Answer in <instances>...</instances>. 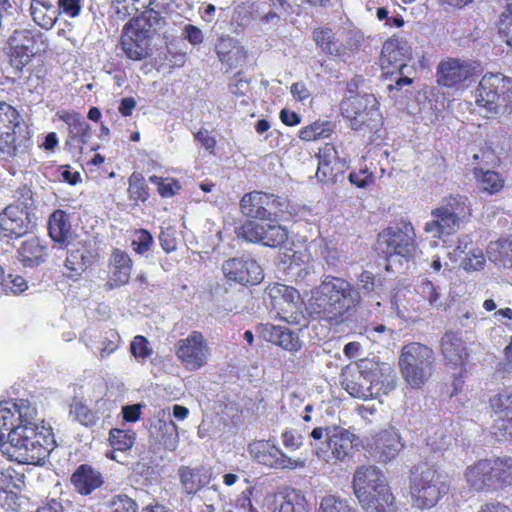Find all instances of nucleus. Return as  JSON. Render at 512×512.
Returning <instances> with one entry per match:
<instances>
[{"label":"nucleus","instance_id":"nucleus-4","mask_svg":"<svg viewBox=\"0 0 512 512\" xmlns=\"http://www.w3.org/2000/svg\"><path fill=\"white\" fill-rule=\"evenodd\" d=\"M476 103L491 118L512 113V79L501 73H487L479 82Z\"/></svg>","mask_w":512,"mask_h":512},{"label":"nucleus","instance_id":"nucleus-41","mask_svg":"<svg viewBox=\"0 0 512 512\" xmlns=\"http://www.w3.org/2000/svg\"><path fill=\"white\" fill-rule=\"evenodd\" d=\"M136 436L135 433L131 430H122V429H111L109 432V442L113 451H121L125 452L133 446L135 442ZM111 459L115 460L116 457L114 452L109 456Z\"/></svg>","mask_w":512,"mask_h":512},{"label":"nucleus","instance_id":"nucleus-11","mask_svg":"<svg viewBox=\"0 0 512 512\" xmlns=\"http://www.w3.org/2000/svg\"><path fill=\"white\" fill-rule=\"evenodd\" d=\"M282 207L283 201L278 196L261 191L246 193L240 200L241 212L252 219L276 220Z\"/></svg>","mask_w":512,"mask_h":512},{"label":"nucleus","instance_id":"nucleus-34","mask_svg":"<svg viewBox=\"0 0 512 512\" xmlns=\"http://www.w3.org/2000/svg\"><path fill=\"white\" fill-rule=\"evenodd\" d=\"M30 10L34 22L44 29H51L59 15L56 0H32Z\"/></svg>","mask_w":512,"mask_h":512},{"label":"nucleus","instance_id":"nucleus-17","mask_svg":"<svg viewBox=\"0 0 512 512\" xmlns=\"http://www.w3.org/2000/svg\"><path fill=\"white\" fill-rule=\"evenodd\" d=\"M149 31L141 22L126 25L121 36V45L128 58L142 60L149 56L151 41Z\"/></svg>","mask_w":512,"mask_h":512},{"label":"nucleus","instance_id":"nucleus-49","mask_svg":"<svg viewBox=\"0 0 512 512\" xmlns=\"http://www.w3.org/2000/svg\"><path fill=\"white\" fill-rule=\"evenodd\" d=\"M154 0H116L117 13L123 17L143 13L144 10L153 5Z\"/></svg>","mask_w":512,"mask_h":512},{"label":"nucleus","instance_id":"nucleus-14","mask_svg":"<svg viewBox=\"0 0 512 512\" xmlns=\"http://www.w3.org/2000/svg\"><path fill=\"white\" fill-rule=\"evenodd\" d=\"M222 272L229 282L240 285H256L264 278L261 266L249 257H233L222 264Z\"/></svg>","mask_w":512,"mask_h":512},{"label":"nucleus","instance_id":"nucleus-22","mask_svg":"<svg viewBox=\"0 0 512 512\" xmlns=\"http://www.w3.org/2000/svg\"><path fill=\"white\" fill-rule=\"evenodd\" d=\"M369 369L366 375L370 379L374 398L387 395L395 389L397 377L389 364L369 361Z\"/></svg>","mask_w":512,"mask_h":512},{"label":"nucleus","instance_id":"nucleus-54","mask_svg":"<svg viewBox=\"0 0 512 512\" xmlns=\"http://www.w3.org/2000/svg\"><path fill=\"white\" fill-rule=\"evenodd\" d=\"M128 192L131 199L140 200L142 202L149 196L147 185L144 183L142 177L136 173H133L129 177Z\"/></svg>","mask_w":512,"mask_h":512},{"label":"nucleus","instance_id":"nucleus-43","mask_svg":"<svg viewBox=\"0 0 512 512\" xmlns=\"http://www.w3.org/2000/svg\"><path fill=\"white\" fill-rule=\"evenodd\" d=\"M275 220L270 221L264 225L265 239L262 245L269 247H278L283 245L288 239V231L285 227L274 223Z\"/></svg>","mask_w":512,"mask_h":512},{"label":"nucleus","instance_id":"nucleus-18","mask_svg":"<svg viewBox=\"0 0 512 512\" xmlns=\"http://www.w3.org/2000/svg\"><path fill=\"white\" fill-rule=\"evenodd\" d=\"M368 445L373 457L382 463H387L394 459L405 446L399 431L394 427H389L376 433Z\"/></svg>","mask_w":512,"mask_h":512},{"label":"nucleus","instance_id":"nucleus-39","mask_svg":"<svg viewBox=\"0 0 512 512\" xmlns=\"http://www.w3.org/2000/svg\"><path fill=\"white\" fill-rule=\"evenodd\" d=\"M155 429L159 432L158 441L169 451H174L179 443V435L177 425L172 419L158 420Z\"/></svg>","mask_w":512,"mask_h":512},{"label":"nucleus","instance_id":"nucleus-19","mask_svg":"<svg viewBox=\"0 0 512 512\" xmlns=\"http://www.w3.org/2000/svg\"><path fill=\"white\" fill-rule=\"evenodd\" d=\"M266 293L269 306L275 311L276 317L286 320L288 314L296 311L300 295L295 288L276 283L268 287Z\"/></svg>","mask_w":512,"mask_h":512},{"label":"nucleus","instance_id":"nucleus-33","mask_svg":"<svg viewBox=\"0 0 512 512\" xmlns=\"http://www.w3.org/2000/svg\"><path fill=\"white\" fill-rule=\"evenodd\" d=\"M75 490L83 495L90 494L103 483L101 474L89 465L82 464L71 476Z\"/></svg>","mask_w":512,"mask_h":512},{"label":"nucleus","instance_id":"nucleus-15","mask_svg":"<svg viewBox=\"0 0 512 512\" xmlns=\"http://www.w3.org/2000/svg\"><path fill=\"white\" fill-rule=\"evenodd\" d=\"M176 355L188 369L196 370L207 363L209 348L203 335L193 331L186 338L178 341Z\"/></svg>","mask_w":512,"mask_h":512},{"label":"nucleus","instance_id":"nucleus-30","mask_svg":"<svg viewBox=\"0 0 512 512\" xmlns=\"http://www.w3.org/2000/svg\"><path fill=\"white\" fill-rule=\"evenodd\" d=\"M441 352L454 366L462 365L468 357L467 347L460 334L446 332L441 338Z\"/></svg>","mask_w":512,"mask_h":512},{"label":"nucleus","instance_id":"nucleus-23","mask_svg":"<svg viewBox=\"0 0 512 512\" xmlns=\"http://www.w3.org/2000/svg\"><path fill=\"white\" fill-rule=\"evenodd\" d=\"M62 120L68 125V138L65 146L72 153H81L83 146L88 143L92 135L90 125L77 114L67 113Z\"/></svg>","mask_w":512,"mask_h":512},{"label":"nucleus","instance_id":"nucleus-8","mask_svg":"<svg viewBox=\"0 0 512 512\" xmlns=\"http://www.w3.org/2000/svg\"><path fill=\"white\" fill-rule=\"evenodd\" d=\"M411 57V47L404 40L389 39L381 50L380 65L382 69H389L396 66L398 73L393 83L388 84L387 89L390 92L402 91L405 87L411 86L412 78L405 75L408 65L405 63Z\"/></svg>","mask_w":512,"mask_h":512},{"label":"nucleus","instance_id":"nucleus-24","mask_svg":"<svg viewBox=\"0 0 512 512\" xmlns=\"http://www.w3.org/2000/svg\"><path fill=\"white\" fill-rule=\"evenodd\" d=\"M215 52L219 61L230 68L241 65L246 59L244 47L237 39L229 35H222L218 38Z\"/></svg>","mask_w":512,"mask_h":512},{"label":"nucleus","instance_id":"nucleus-3","mask_svg":"<svg viewBox=\"0 0 512 512\" xmlns=\"http://www.w3.org/2000/svg\"><path fill=\"white\" fill-rule=\"evenodd\" d=\"M353 490L366 512H387L393 503L386 477L374 465L360 466L353 477Z\"/></svg>","mask_w":512,"mask_h":512},{"label":"nucleus","instance_id":"nucleus-5","mask_svg":"<svg viewBox=\"0 0 512 512\" xmlns=\"http://www.w3.org/2000/svg\"><path fill=\"white\" fill-rule=\"evenodd\" d=\"M399 367L405 382L412 389L421 388L435 370V354L427 345L412 342L405 345L400 354Z\"/></svg>","mask_w":512,"mask_h":512},{"label":"nucleus","instance_id":"nucleus-1","mask_svg":"<svg viewBox=\"0 0 512 512\" xmlns=\"http://www.w3.org/2000/svg\"><path fill=\"white\" fill-rule=\"evenodd\" d=\"M13 407L17 411L19 424L7 435L5 453L23 464H37L51 451L49 432L41 425L36 407L28 400L20 399Z\"/></svg>","mask_w":512,"mask_h":512},{"label":"nucleus","instance_id":"nucleus-37","mask_svg":"<svg viewBox=\"0 0 512 512\" xmlns=\"http://www.w3.org/2000/svg\"><path fill=\"white\" fill-rule=\"evenodd\" d=\"M487 256L497 265L505 268L512 267V235L490 242L487 247Z\"/></svg>","mask_w":512,"mask_h":512},{"label":"nucleus","instance_id":"nucleus-36","mask_svg":"<svg viewBox=\"0 0 512 512\" xmlns=\"http://www.w3.org/2000/svg\"><path fill=\"white\" fill-rule=\"evenodd\" d=\"M370 372L369 361H363L360 364L359 376L356 380H346L342 383L344 389L355 398L369 399L373 397V391L371 389L370 379L366 373Z\"/></svg>","mask_w":512,"mask_h":512},{"label":"nucleus","instance_id":"nucleus-26","mask_svg":"<svg viewBox=\"0 0 512 512\" xmlns=\"http://www.w3.org/2000/svg\"><path fill=\"white\" fill-rule=\"evenodd\" d=\"M132 270L130 256L119 249H115L110 258V277L106 283L107 289H115L128 283Z\"/></svg>","mask_w":512,"mask_h":512},{"label":"nucleus","instance_id":"nucleus-27","mask_svg":"<svg viewBox=\"0 0 512 512\" xmlns=\"http://www.w3.org/2000/svg\"><path fill=\"white\" fill-rule=\"evenodd\" d=\"M337 166V152L334 146L326 145L317 155L316 178L324 183H336L342 172Z\"/></svg>","mask_w":512,"mask_h":512},{"label":"nucleus","instance_id":"nucleus-53","mask_svg":"<svg viewBox=\"0 0 512 512\" xmlns=\"http://www.w3.org/2000/svg\"><path fill=\"white\" fill-rule=\"evenodd\" d=\"M363 41V36L358 31H349L344 41L340 42L342 44V49H344V63L350 61V59L354 56L355 53L359 50L361 43Z\"/></svg>","mask_w":512,"mask_h":512},{"label":"nucleus","instance_id":"nucleus-51","mask_svg":"<svg viewBox=\"0 0 512 512\" xmlns=\"http://www.w3.org/2000/svg\"><path fill=\"white\" fill-rule=\"evenodd\" d=\"M135 22H141L142 25H145V28L149 31V35L151 37L153 33L160 29L165 23L164 18L160 15V13L151 8V6L144 10L143 13L140 14V16L135 20Z\"/></svg>","mask_w":512,"mask_h":512},{"label":"nucleus","instance_id":"nucleus-32","mask_svg":"<svg viewBox=\"0 0 512 512\" xmlns=\"http://www.w3.org/2000/svg\"><path fill=\"white\" fill-rule=\"evenodd\" d=\"M48 230L52 240L63 246H68L74 239L68 215L63 210H56L50 215Z\"/></svg>","mask_w":512,"mask_h":512},{"label":"nucleus","instance_id":"nucleus-60","mask_svg":"<svg viewBox=\"0 0 512 512\" xmlns=\"http://www.w3.org/2000/svg\"><path fill=\"white\" fill-rule=\"evenodd\" d=\"M149 180L151 183L157 185L158 192L163 197H171L180 189L178 182L173 179L163 180L157 176H151Z\"/></svg>","mask_w":512,"mask_h":512},{"label":"nucleus","instance_id":"nucleus-10","mask_svg":"<svg viewBox=\"0 0 512 512\" xmlns=\"http://www.w3.org/2000/svg\"><path fill=\"white\" fill-rule=\"evenodd\" d=\"M251 457L259 464L279 470L302 469L306 466L305 458H292L270 440H259L248 446Z\"/></svg>","mask_w":512,"mask_h":512},{"label":"nucleus","instance_id":"nucleus-59","mask_svg":"<svg viewBox=\"0 0 512 512\" xmlns=\"http://www.w3.org/2000/svg\"><path fill=\"white\" fill-rule=\"evenodd\" d=\"M111 512H137L136 502L127 495H116L111 500Z\"/></svg>","mask_w":512,"mask_h":512},{"label":"nucleus","instance_id":"nucleus-16","mask_svg":"<svg viewBox=\"0 0 512 512\" xmlns=\"http://www.w3.org/2000/svg\"><path fill=\"white\" fill-rule=\"evenodd\" d=\"M495 415L492 434L499 441L512 436V391L504 390L493 395L489 400Z\"/></svg>","mask_w":512,"mask_h":512},{"label":"nucleus","instance_id":"nucleus-56","mask_svg":"<svg viewBox=\"0 0 512 512\" xmlns=\"http://www.w3.org/2000/svg\"><path fill=\"white\" fill-rule=\"evenodd\" d=\"M420 295L426 299L434 308H440L443 305L441 295L430 281H423L419 286Z\"/></svg>","mask_w":512,"mask_h":512},{"label":"nucleus","instance_id":"nucleus-48","mask_svg":"<svg viewBox=\"0 0 512 512\" xmlns=\"http://www.w3.org/2000/svg\"><path fill=\"white\" fill-rule=\"evenodd\" d=\"M317 512H355V510L347 500L329 494L320 499Z\"/></svg>","mask_w":512,"mask_h":512},{"label":"nucleus","instance_id":"nucleus-2","mask_svg":"<svg viewBox=\"0 0 512 512\" xmlns=\"http://www.w3.org/2000/svg\"><path fill=\"white\" fill-rule=\"evenodd\" d=\"M361 300L359 291L349 281L327 275L311 291L309 306L318 318L339 324L348 312L360 305Z\"/></svg>","mask_w":512,"mask_h":512},{"label":"nucleus","instance_id":"nucleus-40","mask_svg":"<svg viewBox=\"0 0 512 512\" xmlns=\"http://www.w3.org/2000/svg\"><path fill=\"white\" fill-rule=\"evenodd\" d=\"M91 256L86 249L72 250L65 260V267L70 271V278L80 276L90 265Z\"/></svg>","mask_w":512,"mask_h":512},{"label":"nucleus","instance_id":"nucleus-50","mask_svg":"<svg viewBox=\"0 0 512 512\" xmlns=\"http://www.w3.org/2000/svg\"><path fill=\"white\" fill-rule=\"evenodd\" d=\"M442 208L462 220L470 214L468 198L464 195L450 196Z\"/></svg>","mask_w":512,"mask_h":512},{"label":"nucleus","instance_id":"nucleus-31","mask_svg":"<svg viewBox=\"0 0 512 512\" xmlns=\"http://www.w3.org/2000/svg\"><path fill=\"white\" fill-rule=\"evenodd\" d=\"M465 476L468 484L476 491L494 485L492 459L480 460L466 469Z\"/></svg>","mask_w":512,"mask_h":512},{"label":"nucleus","instance_id":"nucleus-21","mask_svg":"<svg viewBox=\"0 0 512 512\" xmlns=\"http://www.w3.org/2000/svg\"><path fill=\"white\" fill-rule=\"evenodd\" d=\"M256 330L263 340L278 345L284 350L296 352L302 347L298 334L287 327L262 323L257 326Z\"/></svg>","mask_w":512,"mask_h":512},{"label":"nucleus","instance_id":"nucleus-29","mask_svg":"<svg viewBox=\"0 0 512 512\" xmlns=\"http://www.w3.org/2000/svg\"><path fill=\"white\" fill-rule=\"evenodd\" d=\"M433 219L428 221L424 230L433 235V237H441L442 235H450L460 228L462 219L451 214L444 208L440 207L432 211Z\"/></svg>","mask_w":512,"mask_h":512},{"label":"nucleus","instance_id":"nucleus-42","mask_svg":"<svg viewBox=\"0 0 512 512\" xmlns=\"http://www.w3.org/2000/svg\"><path fill=\"white\" fill-rule=\"evenodd\" d=\"M475 174L479 182L480 188L489 194L498 193L504 187L505 181L498 172L491 170H480Z\"/></svg>","mask_w":512,"mask_h":512},{"label":"nucleus","instance_id":"nucleus-38","mask_svg":"<svg viewBox=\"0 0 512 512\" xmlns=\"http://www.w3.org/2000/svg\"><path fill=\"white\" fill-rule=\"evenodd\" d=\"M181 483L189 494L196 493L199 489L209 482V476L206 471L200 469H190L181 467L179 469Z\"/></svg>","mask_w":512,"mask_h":512},{"label":"nucleus","instance_id":"nucleus-12","mask_svg":"<svg viewBox=\"0 0 512 512\" xmlns=\"http://www.w3.org/2000/svg\"><path fill=\"white\" fill-rule=\"evenodd\" d=\"M356 435L349 430L332 425L327 432V448H317L315 454L319 460L326 463L344 461L353 454V442Z\"/></svg>","mask_w":512,"mask_h":512},{"label":"nucleus","instance_id":"nucleus-55","mask_svg":"<svg viewBox=\"0 0 512 512\" xmlns=\"http://www.w3.org/2000/svg\"><path fill=\"white\" fill-rule=\"evenodd\" d=\"M392 333L393 330L387 328L384 324L368 325L362 332V334L374 343L388 341L391 338Z\"/></svg>","mask_w":512,"mask_h":512},{"label":"nucleus","instance_id":"nucleus-25","mask_svg":"<svg viewBox=\"0 0 512 512\" xmlns=\"http://www.w3.org/2000/svg\"><path fill=\"white\" fill-rule=\"evenodd\" d=\"M28 218L18 206L9 205L0 214V229L4 237H20L28 231Z\"/></svg>","mask_w":512,"mask_h":512},{"label":"nucleus","instance_id":"nucleus-57","mask_svg":"<svg viewBox=\"0 0 512 512\" xmlns=\"http://www.w3.org/2000/svg\"><path fill=\"white\" fill-rule=\"evenodd\" d=\"M153 242V236L147 230L141 229L135 232L132 246L136 253L143 254L151 248Z\"/></svg>","mask_w":512,"mask_h":512},{"label":"nucleus","instance_id":"nucleus-6","mask_svg":"<svg viewBox=\"0 0 512 512\" xmlns=\"http://www.w3.org/2000/svg\"><path fill=\"white\" fill-rule=\"evenodd\" d=\"M340 110L353 130H372L382 123L379 102L372 93L346 96L341 101Z\"/></svg>","mask_w":512,"mask_h":512},{"label":"nucleus","instance_id":"nucleus-64","mask_svg":"<svg viewBox=\"0 0 512 512\" xmlns=\"http://www.w3.org/2000/svg\"><path fill=\"white\" fill-rule=\"evenodd\" d=\"M253 490L254 489L252 487H248L243 490L237 498L235 505L239 512H258L257 508L253 506L251 501Z\"/></svg>","mask_w":512,"mask_h":512},{"label":"nucleus","instance_id":"nucleus-63","mask_svg":"<svg viewBox=\"0 0 512 512\" xmlns=\"http://www.w3.org/2000/svg\"><path fill=\"white\" fill-rule=\"evenodd\" d=\"M324 54L328 55L332 60L336 62H343L344 63V49H342V44L340 41L334 37L333 40H331L326 48H319Z\"/></svg>","mask_w":512,"mask_h":512},{"label":"nucleus","instance_id":"nucleus-46","mask_svg":"<svg viewBox=\"0 0 512 512\" xmlns=\"http://www.w3.org/2000/svg\"><path fill=\"white\" fill-rule=\"evenodd\" d=\"M272 512H307L305 499L296 493L277 501Z\"/></svg>","mask_w":512,"mask_h":512},{"label":"nucleus","instance_id":"nucleus-52","mask_svg":"<svg viewBox=\"0 0 512 512\" xmlns=\"http://www.w3.org/2000/svg\"><path fill=\"white\" fill-rule=\"evenodd\" d=\"M17 402L1 401L0 402V429L11 431L14 427L18 426L19 420L15 419L16 409L13 407Z\"/></svg>","mask_w":512,"mask_h":512},{"label":"nucleus","instance_id":"nucleus-35","mask_svg":"<svg viewBox=\"0 0 512 512\" xmlns=\"http://www.w3.org/2000/svg\"><path fill=\"white\" fill-rule=\"evenodd\" d=\"M19 259L25 267H36L42 264L47 256V247L37 237L23 241L18 249Z\"/></svg>","mask_w":512,"mask_h":512},{"label":"nucleus","instance_id":"nucleus-44","mask_svg":"<svg viewBox=\"0 0 512 512\" xmlns=\"http://www.w3.org/2000/svg\"><path fill=\"white\" fill-rule=\"evenodd\" d=\"M69 414L80 424L89 427L97 422V415L80 399H73L70 404Z\"/></svg>","mask_w":512,"mask_h":512},{"label":"nucleus","instance_id":"nucleus-58","mask_svg":"<svg viewBox=\"0 0 512 512\" xmlns=\"http://www.w3.org/2000/svg\"><path fill=\"white\" fill-rule=\"evenodd\" d=\"M177 231L174 227L169 226L159 234V243L166 253H171L177 249Z\"/></svg>","mask_w":512,"mask_h":512},{"label":"nucleus","instance_id":"nucleus-7","mask_svg":"<svg viewBox=\"0 0 512 512\" xmlns=\"http://www.w3.org/2000/svg\"><path fill=\"white\" fill-rule=\"evenodd\" d=\"M445 477L432 467H426L411 479V495L419 508H431L448 493Z\"/></svg>","mask_w":512,"mask_h":512},{"label":"nucleus","instance_id":"nucleus-62","mask_svg":"<svg viewBox=\"0 0 512 512\" xmlns=\"http://www.w3.org/2000/svg\"><path fill=\"white\" fill-rule=\"evenodd\" d=\"M485 257L480 249H474L471 253L463 260L462 266L466 271H476L483 267Z\"/></svg>","mask_w":512,"mask_h":512},{"label":"nucleus","instance_id":"nucleus-61","mask_svg":"<svg viewBox=\"0 0 512 512\" xmlns=\"http://www.w3.org/2000/svg\"><path fill=\"white\" fill-rule=\"evenodd\" d=\"M130 350L133 356L137 359H145L152 354V349L149 346L148 340L140 335L134 337L130 345Z\"/></svg>","mask_w":512,"mask_h":512},{"label":"nucleus","instance_id":"nucleus-13","mask_svg":"<svg viewBox=\"0 0 512 512\" xmlns=\"http://www.w3.org/2000/svg\"><path fill=\"white\" fill-rule=\"evenodd\" d=\"M20 128L18 111L6 102H0V157L14 158L22 152L16 142V129Z\"/></svg>","mask_w":512,"mask_h":512},{"label":"nucleus","instance_id":"nucleus-20","mask_svg":"<svg viewBox=\"0 0 512 512\" xmlns=\"http://www.w3.org/2000/svg\"><path fill=\"white\" fill-rule=\"evenodd\" d=\"M475 66L457 58H448L438 65V83L446 87H453L475 74Z\"/></svg>","mask_w":512,"mask_h":512},{"label":"nucleus","instance_id":"nucleus-47","mask_svg":"<svg viewBox=\"0 0 512 512\" xmlns=\"http://www.w3.org/2000/svg\"><path fill=\"white\" fill-rule=\"evenodd\" d=\"M494 484H512V458L493 459Z\"/></svg>","mask_w":512,"mask_h":512},{"label":"nucleus","instance_id":"nucleus-45","mask_svg":"<svg viewBox=\"0 0 512 512\" xmlns=\"http://www.w3.org/2000/svg\"><path fill=\"white\" fill-rule=\"evenodd\" d=\"M263 223H258L252 220L246 221L237 230V236L250 243L262 244L265 236Z\"/></svg>","mask_w":512,"mask_h":512},{"label":"nucleus","instance_id":"nucleus-9","mask_svg":"<svg viewBox=\"0 0 512 512\" xmlns=\"http://www.w3.org/2000/svg\"><path fill=\"white\" fill-rule=\"evenodd\" d=\"M416 233L410 222L401 221L379 234L377 249L388 256L410 258L416 252Z\"/></svg>","mask_w":512,"mask_h":512},{"label":"nucleus","instance_id":"nucleus-28","mask_svg":"<svg viewBox=\"0 0 512 512\" xmlns=\"http://www.w3.org/2000/svg\"><path fill=\"white\" fill-rule=\"evenodd\" d=\"M12 57L22 65L27 64L37 52L34 35L29 29H16L9 38Z\"/></svg>","mask_w":512,"mask_h":512}]
</instances>
